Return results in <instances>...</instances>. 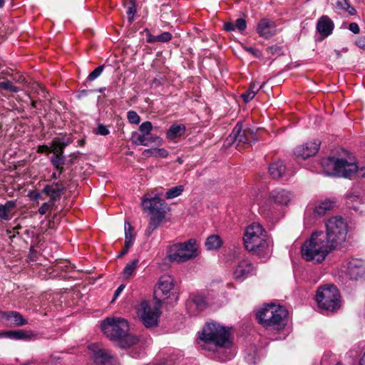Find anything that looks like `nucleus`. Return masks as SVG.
Returning <instances> with one entry per match:
<instances>
[{
	"label": "nucleus",
	"instance_id": "1",
	"mask_svg": "<svg viewBox=\"0 0 365 365\" xmlns=\"http://www.w3.org/2000/svg\"><path fill=\"white\" fill-rule=\"evenodd\" d=\"M231 344L230 329L217 322H207L199 332L197 344L202 349L215 351L229 347Z\"/></svg>",
	"mask_w": 365,
	"mask_h": 365
},
{
	"label": "nucleus",
	"instance_id": "2",
	"mask_svg": "<svg viewBox=\"0 0 365 365\" xmlns=\"http://www.w3.org/2000/svg\"><path fill=\"white\" fill-rule=\"evenodd\" d=\"M243 240L245 248L262 258L267 257L271 253V240L259 223L249 225Z\"/></svg>",
	"mask_w": 365,
	"mask_h": 365
},
{
	"label": "nucleus",
	"instance_id": "3",
	"mask_svg": "<svg viewBox=\"0 0 365 365\" xmlns=\"http://www.w3.org/2000/svg\"><path fill=\"white\" fill-rule=\"evenodd\" d=\"M333 250V245L327 242L325 233L316 231L304 242L301 252L306 261L322 263Z\"/></svg>",
	"mask_w": 365,
	"mask_h": 365
},
{
	"label": "nucleus",
	"instance_id": "4",
	"mask_svg": "<svg viewBox=\"0 0 365 365\" xmlns=\"http://www.w3.org/2000/svg\"><path fill=\"white\" fill-rule=\"evenodd\" d=\"M287 315L288 311L285 307L275 304L267 305L256 314L259 324L267 329L276 330L284 328Z\"/></svg>",
	"mask_w": 365,
	"mask_h": 365
},
{
	"label": "nucleus",
	"instance_id": "5",
	"mask_svg": "<svg viewBox=\"0 0 365 365\" xmlns=\"http://www.w3.org/2000/svg\"><path fill=\"white\" fill-rule=\"evenodd\" d=\"M321 165L326 175L350 178L358 170V166L355 162H348L346 160L335 157H328L322 159Z\"/></svg>",
	"mask_w": 365,
	"mask_h": 365
},
{
	"label": "nucleus",
	"instance_id": "6",
	"mask_svg": "<svg viewBox=\"0 0 365 365\" xmlns=\"http://www.w3.org/2000/svg\"><path fill=\"white\" fill-rule=\"evenodd\" d=\"M198 247L196 241L190 239L185 242L170 245L166 257L172 262L181 263L195 258L198 255Z\"/></svg>",
	"mask_w": 365,
	"mask_h": 365
},
{
	"label": "nucleus",
	"instance_id": "7",
	"mask_svg": "<svg viewBox=\"0 0 365 365\" xmlns=\"http://www.w3.org/2000/svg\"><path fill=\"white\" fill-rule=\"evenodd\" d=\"M316 301L320 309L334 312L341 306L339 291L333 284L322 286L317 291Z\"/></svg>",
	"mask_w": 365,
	"mask_h": 365
},
{
	"label": "nucleus",
	"instance_id": "8",
	"mask_svg": "<svg viewBox=\"0 0 365 365\" xmlns=\"http://www.w3.org/2000/svg\"><path fill=\"white\" fill-rule=\"evenodd\" d=\"M327 242L336 249L341 245L346 238L347 224L341 217L335 216L329 219L326 223Z\"/></svg>",
	"mask_w": 365,
	"mask_h": 365
},
{
	"label": "nucleus",
	"instance_id": "9",
	"mask_svg": "<svg viewBox=\"0 0 365 365\" xmlns=\"http://www.w3.org/2000/svg\"><path fill=\"white\" fill-rule=\"evenodd\" d=\"M160 307V300L155 303L143 300L139 304L137 314L145 327L152 328L158 326V319L161 314Z\"/></svg>",
	"mask_w": 365,
	"mask_h": 365
},
{
	"label": "nucleus",
	"instance_id": "10",
	"mask_svg": "<svg viewBox=\"0 0 365 365\" xmlns=\"http://www.w3.org/2000/svg\"><path fill=\"white\" fill-rule=\"evenodd\" d=\"M101 327L104 334L113 341L122 338L129 331L127 320L121 317H108L102 322Z\"/></svg>",
	"mask_w": 365,
	"mask_h": 365
},
{
	"label": "nucleus",
	"instance_id": "11",
	"mask_svg": "<svg viewBox=\"0 0 365 365\" xmlns=\"http://www.w3.org/2000/svg\"><path fill=\"white\" fill-rule=\"evenodd\" d=\"M292 194L283 188H276L269 192V197L262 207V212L274 213L279 208L288 205L292 199Z\"/></svg>",
	"mask_w": 365,
	"mask_h": 365
},
{
	"label": "nucleus",
	"instance_id": "12",
	"mask_svg": "<svg viewBox=\"0 0 365 365\" xmlns=\"http://www.w3.org/2000/svg\"><path fill=\"white\" fill-rule=\"evenodd\" d=\"M230 138L234 143H236L239 150L241 149L240 147L252 146L257 140L255 129L250 127L244 128L241 122L236 124Z\"/></svg>",
	"mask_w": 365,
	"mask_h": 365
},
{
	"label": "nucleus",
	"instance_id": "13",
	"mask_svg": "<svg viewBox=\"0 0 365 365\" xmlns=\"http://www.w3.org/2000/svg\"><path fill=\"white\" fill-rule=\"evenodd\" d=\"M142 207L143 210L150 215L151 218L163 220L165 215V202L160 197L155 196L150 197L148 194L142 198Z\"/></svg>",
	"mask_w": 365,
	"mask_h": 365
},
{
	"label": "nucleus",
	"instance_id": "14",
	"mask_svg": "<svg viewBox=\"0 0 365 365\" xmlns=\"http://www.w3.org/2000/svg\"><path fill=\"white\" fill-rule=\"evenodd\" d=\"M255 273V269L247 258L239 257L233 262L232 274L235 280L242 282Z\"/></svg>",
	"mask_w": 365,
	"mask_h": 365
},
{
	"label": "nucleus",
	"instance_id": "15",
	"mask_svg": "<svg viewBox=\"0 0 365 365\" xmlns=\"http://www.w3.org/2000/svg\"><path fill=\"white\" fill-rule=\"evenodd\" d=\"M341 275H345L351 280H357L365 274V264L363 261L352 259L341 268Z\"/></svg>",
	"mask_w": 365,
	"mask_h": 365
},
{
	"label": "nucleus",
	"instance_id": "16",
	"mask_svg": "<svg viewBox=\"0 0 365 365\" xmlns=\"http://www.w3.org/2000/svg\"><path fill=\"white\" fill-rule=\"evenodd\" d=\"M175 286L174 279L170 275H163L160 277L155 289V297L166 299L173 294L172 290Z\"/></svg>",
	"mask_w": 365,
	"mask_h": 365
},
{
	"label": "nucleus",
	"instance_id": "17",
	"mask_svg": "<svg viewBox=\"0 0 365 365\" xmlns=\"http://www.w3.org/2000/svg\"><path fill=\"white\" fill-rule=\"evenodd\" d=\"M321 142L319 140L308 141L306 143L297 147L294 150V155L297 158L307 159L317 153Z\"/></svg>",
	"mask_w": 365,
	"mask_h": 365
},
{
	"label": "nucleus",
	"instance_id": "18",
	"mask_svg": "<svg viewBox=\"0 0 365 365\" xmlns=\"http://www.w3.org/2000/svg\"><path fill=\"white\" fill-rule=\"evenodd\" d=\"M66 189V182H58L51 185H46L42 190V193L48 197L49 202L55 204L57 200H59L62 192Z\"/></svg>",
	"mask_w": 365,
	"mask_h": 365
},
{
	"label": "nucleus",
	"instance_id": "19",
	"mask_svg": "<svg viewBox=\"0 0 365 365\" xmlns=\"http://www.w3.org/2000/svg\"><path fill=\"white\" fill-rule=\"evenodd\" d=\"M257 32L260 37L270 38L276 34V24L269 19H262L257 26Z\"/></svg>",
	"mask_w": 365,
	"mask_h": 365
},
{
	"label": "nucleus",
	"instance_id": "20",
	"mask_svg": "<svg viewBox=\"0 0 365 365\" xmlns=\"http://www.w3.org/2000/svg\"><path fill=\"white\" fill-rule=\"evenodd\" d=\"M316 29L321 36L326 38L332 34L334 24L328 16L323 15L318 19Z\"/></svg>",
	"mask_w": 365,
	"mask_h": 365
},
{
	"label": "nucleus",
	"instance_id": "21",
	"mask_svg": "<svg viewBox=\"0 0 365 365\" xmlns=\"http://www.w3.org/2000/svg\"><path fill=\"white\" fill-rule=\"evenodd\" d=\"M89 350L93 352V358L94 363L97 365H106L110 362V356L107 353L106 350L100 348L96 344H91Z\"/></svg>",
	"mask_w": 365,
	"mask_h": 365
},
{
	"label": "nucleus",
	"instance_id": "22",
	"mask_svg": "<svg viewBox=\"0 0 365 365\" xmlns=\"http://www.w3.org/2000/svg\"><path fill=\"white\" fill-rule=\"evenodd\" d=\"M33 333L23 330H11L0 333V338H8L17 340H30Z\"/></svg>",
	"mask_w": 365,
	"mask_h": 365
},
{
	"label": "nucleus",
	"instance_id": "23",
	"mask_svg": "<svg viewBox=\"0 0 365 365\" xmlns=\"http://www.w3.org/2000/svg\"><path fill=\"white\" fill-rule=\"evenodd\" d=\"M335 205V202L330 200H325L322 201L317 205L314 210L313 215L314 217H321L326 215V213L331 210Z\"/></svg>",
	"mask_w": 365,
	"mask_h": 365
},
{
	"label": "nucleus",
	"instance_id": "24",
	"mask_svg": "<svg viewBox=\"0 0 365 365\" xmlns=\"http://www.w3.org/2000/svg\"><path fill=\"white\" fill-rule=\"evenodd\" d=\"M186 128L183 124H173L166 132V138L174 140L180 138L185 133Z\"/></svg>",
	"mask_w": 365,
	"mask_h": 365
},
{
	"label": "nucleus",
	"instance_id": "25",
	"mask_svg": "<svg viewBox=\"0 0 365 365\" xmlns=\"http://www.w3.org/2000/svg\"><path fill=\"white\" fill-rule=\"evenodd\" d=\"M207 302L205 297L201 294L194 295L191 301L187 304L190 309H195L197 312H201L207 307Z\"/></svg>",
	"mask_w": 365,
	"mask_h": 365
},
{
	"label": "nucleus",
	"instance_id": "26",
	"mask_svg": "<svg viewBox=\"0 0 365 365\" xmlns=\"http://www.w3.org/2000/svg\"><path fill=\"white\" fill-rule=\"evenodd\" d=\"M262 88V85H259V82L252 81L247 91L242 94V98L244 101L247 103L252 100L257 93Z\"/></svg>",
	"mask_w": 365,
	"mask_h": 365
},
{
	"label": "nucleus",
	"instance_id": "27",
	"mask_svg": "<svg viewBox=\"0 0 365 365\" xmlns=\"http://www.w3.org/2000/svg\"><path fill=\"white\" fill-rule=\"evenodd\" d=\"M269 173L273 178L282 177L285 173V166L283 162L278 160L272 163L269 167Z\"/></svg>",
	"mask_w": 365,
	"mask_h": 365
},
{
	"label": "nucleus",
	"instance_id": "28",
	"mask_svg": "<svg viewBox=\"0 0 365 365\" xmlns=\"http://www.w3.org/2000/svg\"><path fill=\"white\" fill-rule=\"evenodd\" d=\"M15 201H7L4 205H0V218L4 220H9L11 218V211L16 207Z\"/></svg>",
	"mask_w": 365,
	"mask_h": 365
},
{
	"label": "nucleus",
	"instance_id": "29",
	"mask_svg": "<svg viewBox=\"0 0 365 365\" xmlns=\"http://www.w3.org/2000/svg\"><path fill=\"white\" fill-rule=\"evenodd\" d=\"M135 239L134 229L128 221L125 222V245L132 247Z\"/></svg>",
	"mask_w": 365,
	"mask_h": 365
},
{
	"label": "nucleus",
	"instance_id": "30",
	"mask_svg": "<svg viewBox=\"0 0 365 365\" xmlns=\"http://www.w3.org/2000/svg\"><path fill=\"white\" fill-rule=\"evenodd\" d=\"M222 245V240L219 235H213L207 238L205 247L209 250L219 249Z\"/></svg>",
	"mask_w": 365,
	"mask_h": 365
},
{
	"label": "nucleus",
	"instance_id": "31",
	"mask_svg": "<svg viewBox=\"0 0 365 365\" xmlns=\"http://www.w3.org/2000/svg\"><path fill=\"white\" fill-rule=\"evenodd\" d=\"M11 320L16 326H22L27 324V321L17 312H5V317Z\"/></svg>",
	"mask_w": 365,
	"mask_h": 365
},
{
	"label": "nucleus",
	"instance_id": "32",
	"mask_svg": "<svg viewBox=\"0 0 365 365\" xmlns=\"http://www.w3.org/2000/svg\"><path fill=\"white\" fill-rule=\"evenodd\" d=\"M143 155L145 157L167 158L168 151L164 148H150L143 151Z\"/></svg>",
	"mask_w": 365,
	"mask_h": 365
},
{
	"label": "nucleus",
	"instance_id": "33",
	"mask_svg": "<svg viewBox=\"0 0 365 365\" xmlns=\"http://www.w3.org/2000/svg\"><path fill=\"white\" fill-rule=\"evenodd\" d=\"M139 264V260L135 259L128 263L123 270L122 275L124 279L130 278L135 272Z\"/></svg>",
	"mask_w": 365,
	"mask_h": 365
},
{
	"label": "nucleus",
	"instance_id": "34",
	"mask_svg": "<svg viewBox=\"0 0 365 365\" xmlns=\"http://www.w3.org/2000/svg\"><path fill=\"white\" fill-rule=\"evenodd\" d=\"M117 341H119V345L122 348H128L135 345L138 342V339L136 336L129 334L128 332H127L125 336L118 339Z\"/></svg>",
	"mask_w": 365,
	"mask_h": 365
},
{
	"label": "nucleus",
	"instance_id": "35",
	"mask_svg": "<svg viewBox=\"0 0 365 365\" xmlns=\"http://www.w3.org/2000/svg\"><path fill=\"white\" fill-rule=\"evenodd\" d=\"M130 140L136 145L148 146V138L143 133L133 132Z\"/></svg>",
	"mask_w": 365,
	"mask_h": 365
},
{
	"label": "nucleus",
	"instance_id": "36",
	"mask_svg": "<svg viewBox=\"0 0 365 365\" xmlns=\"http://www.w3.org/2000/svg\"><path fill=\"white\" fill-rule=\"evenodd\" d=\"M126 8V14L130 23L134 19V15L136 13V4L134 0H128L124 3Z\"/></svg>",
	"mask_w": 365,
	"mask_h": 365
},
{
	"label": "nucleus",
	"instance_id": "37",
	"mask_svg": "<svg viewBox=\"0 0 365 365\" xmlns=\"http://www.w3.org/2000/svg\"><path fill=\"white\" fill-rule=\"evenodd\" d=\"M336 6L339 9L346 11L351 16L356 14L355 9L349 4L348 0H337Z\"/></svg>",
	"mask_w": 365,
	"mask_h": 365
},
{
	"label": "nucleus",
	"instance_id": "38",
	"mask_svg": "<svg viewBox=\"0 0 365 365\" xmlns=\"http://www.w3.org/2000/svg\"><path fill=\"white\" fill-rule=\"evenodd\" d=\"M184 190L183 185H178L168 190L165 193L167 199H173L180 196Z\"/></svg>",
	"mask_w": 365,
	"mask_h": 365
},
{
	"label": "nucleus",
	"instance_id": "39",
	"mask_svg": "<svg viewBox=\"0 0 365 365\" xmlns=\"http://www.w3.org/2000/svg\"><path fill=\"white\" fill-rule=\"evenodd\" d=\"M51 161L53 165L54 166L55 169L58 170L59 169L61 170V168H63V165L65 162V158L62 155L54 154L51 157Z\"/></svg>",
	"mask_w": 365,
	"mask_h": 365
},
{
	"label": "nucleus",
	"instance_id": "40",
	"mask_svg": "<svg viewBox=\"0 0 365 365\" xmlns=\"http://www.w3.org/2000/svg\"><path fill=\"white\" fill-rule=\"evenodd\" d=\"M162 221V220H158V218L155 219L150 217L149 224L145 230L146 235L148 236H150L153 233V232L159 227Z\"/></svg>",
	"mask_w": 365,
	"mask_h": 365
},
{
	"label": "nucleus",
	"instance_id": "41",
	"mask_svg": "<svg viewBox=\"0 0 365 365\" xmlns=\"http://www.w3.org/2000/svg\"><path fill=\"white\" fill-rule=\"evenodd\" d=\"M0 89L9 91L15 93L20 91L19 87L15 86L13 83L9 80L0 82Z\"/></svg>",
	"mask_w": 365,
	"mask_h": 365
},
{
	"label": "nucleus",
	"instance_id": "42",
	"mask_svg": "<svg viewBox=\"0 0 365 365\" xmlns=\"http://www.w3.org/2000/svg\"><path fill=\"white\" fill-rule=\"evenodd\" d=\"M152 130L153 125L150 121H145L142 123L139 127L140 132L147 137L150 135Z\"/></svg>",
	"mask_w": 365,
	"mask_h": 365
},
{
	"label": "nucleus",
	"instance_id": "43",
	"mask_svg": "<svg viewBox=\"0 0 365 365\" xmlns=\"http://www.w3.org/2000/svg\"><path fill=\"white\" fill-rule=\"evenodd\" d=\"M127 118L130 123L138 124L140 120L139 115L134 110H129L127 113Z\"/></svg>",
	"mask_w": 365,
	"mask_h": 365
},
{
	"label": "nucleus",
	"instance_id": "44",
	"mask_svg": "<svg viewBox=\"0 0 365 365\" xmlns=\"http://www.w3.org/2000/svg\"><path fill=\"white\" fill-rule=\"evenodd\" d=\"M104 66H99L96 68L88 76V80L90 81H94L96 79L103 71Z\"/></svg>",
	"mask_w": 365,
	"mask_h": 365
},
{
	"label": "nucleus",
	"instance_id": "45",
	"mask_svg": "<svg viewBox=\"0 0 365 365\" xmlns=\"http://www.w3.org/2000/svg\"><path fill=\"white\" fill-rule=\"evenodd\" d=\"M63 148L64 145L59 142L53 141L51 146V153L62 155Z\"/></svg>",
	"mask_w": 365,
	"mask_h": 365
},
{
	"label": "nucleus",
	"instance_id": "46",
	"mask_svg": "<svg viewBox=\"0 0 365 365\" xmlns=\"http://www.w3.org/2000/svg\"><path fill=\"white\" fill-rule=\"evenodd\" d=\"M55 204L51 202H46L42 204V205L38 209V212L41 215H45L48 210H50Z\"/></svg>",
	"mask_w": 365,
	"mask_h": 365
},
{
	"label": "nucleus",
	"instance_id": "47",
	"mask_svg": "<svg viewBox=\"0 0 365 365\" xmlns=\"http://www.w3.org/2000/svg\"><path fill=\"white\" fill-rule=\"evenodd\" d=\"M95 133L101 135H108L110 133L109 130L103 124H98L95 130Z\"/></svg>",
	"mask_w": 365,
	"mask_h": 365
},
{
	"label": "nucleus",
	"instance_id": "48",
	"mask_svg": "<svg viewBox=\"0 0 365 365\" xmlns=\"http://www.w3.org/2000/svg\"><path fill=\"white\" fill-rule=\"evenodd\" d=\"M235 28L239 31H244L247 27L246 21L244 19L240 18L236 20L235 24Z\"/></svg>",
	"mask_w": 365,
	"mask_h": 365
},
{
	"label": "nucleus",
	"instance_id": "49",
	"mask_svg": "<svg viewBox=\"0 0 365 365\" xmlns=\"http://www.w3.org/2000/svg\"><path fill=\"white\" fill-rule=\"evenodd\" d=\"M158 36V42H168L172 38V34L170 32H163Z\"/></svg>",
	"mask_w": 365,
	"mask_h": 365
},
{
	"label": "nucleus",
	"instance_id": "50",
	"mask_svg": "<svg viewBox=\"0 0 365 365\" xmlns=\"http://www.w3.org/2000/svg\"><path fill=\"white\" fill-rule=\"evenodd\" d=\"M148 145L150 143H157V145H163V139L159 136L148 135Z\"/></svg>",
	"mask_w": 365,
	"mask_h": 365
},
{
	"label": "nucleus",
	"instance_id": "51",
	"mask_svg": "<svg viewBox=\"0 0 365 365\" xmlns=\"http://www.w3.org/2000/svg\"><path fill=\"white\" fill-rule=\"evenodd\" d=\"M43 194V193H42V192H36V191H32V192H29V197L32 200H42L43 198L41 197V195Z\"/></svg>",
	"mask_w": 365,
	"mask_h": 365
},
{
	"label": "nucleus",
	"instance_id": "52",
	"mask_svg": "<svg viewBox=\"0 0 365 365\" xmlns=\"http://www.w3.org/2000/svg\"><path fill=\"white\" fill-rule=\"evenodd\" d=\"M349 31H351L352 33H354L355 34H359L360 31L359 25L355 22H352V23L349 24Z\"/></svg>",
	"mask_w": 365,
	"mask_h": 365
},
{
	"label": "nucleus",
	"instance_id": "53",
	"mask_svg": "<svg viewBox=\"0 0 365 365\" xmlns=\"http://www.w3.org/2000/svg\"><path fill=\"white\" fill-rule=\"evenodd\" d=\"M356 44L359 48L365 50V36H360L356 41Z\"/></svg>",
	"mask_w": 365,
	"mask_h": 365
},
{
	"label": "nucleus",
	"instance_id": "54",
	"mask_svg": "<svg viewBox=\"0 0 365 365\" xmlns=\"http://www.w3.org/2000/svg\"><path fill=\"white\" fill-rule=\"evenodd\" d=\"M37 152L40 153H51V147H48L45 145H39L38 148Z\"/></svg>",
	"mask_w": 365,
	"mask_h": 365
},
{
	"label": "nucleus",
	"instance_id": "55",
	"mask_svg": "<svg viewBox=\"0 0 365 365\" xmlns=\"http://www.w3.org/2000/svg\"><path fill=\"white\" fill-rule=\"evenodd\" d=\"M125 288V285L124 284H120L117 289L115 291V293H114V296H113V299L112 300L114 301L119 296L120 294H121V292H123V290Z\"/></svg>",
	"mask_w": 365,
	"mask_h": 365
},
{
	"label": "nucleus",
	"instance_id": "56",
	"mask_svg": "<svg viewBox=\"0 0 365 365\" xmlns=\"http://www.w3.org/2000/svg\"><path fill=\"white\" fill-rule=\"evenodd\" d=\"M224 29L227 31H234L235 29V24L233 22H227L224 24Z\"/></svg>",
	"mask_w": 365,
	"mask_h": 365
},
{
	"label": "nucleus",
	"instance_id": "57",
	"mask_svg": "<svg viewBox=\"0 0 365 365\" xmlns=\"http://www.w3.org/2000/svg\"><path fill=\"white\" fill-rule=\"evenodd\" d=\"M63 170V168H61V170L59 169L58 170H57L56 169V170L51 175V179L57 180V179L60 178Z\"/></svg>",
	"mask_w": 365,
	"mask_h": 365
},
{
	"label": "nucleus",
	"instance_id": "58",
	"mask_svg": "<svg viewBox=\"0 0 365 365\" xmlns=\"http://www.w3.org/2000/svg\"><path fill=\"white\" fill-rule=\"evenodd\" d=\"M147 41L150 43H153L155 42H158V36H154L152 34H148L147 37Z\"/></svg>",
	"mask_w": 365,
	"mask_h": 365
},
{
	"label": "nucleus",
	"instance_id": "59",
	"mask_svg": "<svg viewBox=\"0 0 365 365\" xmlns=\"http://www.w3.org/2000/svg\"><path fill=\"white\" fill-rule=\"evenodd\" d=\"M131 247H127L126 245H125L123 249L122 250L121 252L119 254L118 257H122L123 255H125L128 252V250Z\"/></svg>",
	"mask_w": 365,
	"mask_h": 365
},
{
	"label": "nucleus",
	"instance_id": "60",
	"mask_svg": "<svg viewBox=\"0 0 365 365\" xmlns=\"http://www.w3.org/2000/svg\"><path fill=\"white\" fill-rule=\"evenodd\" d=\"M246 51H247L248 52H250V53H252L254 55H256L255 53H256L257 50H255L252 47H247V48H246Z\"/></svg>",
	"mask_w": 365,
	"mask_h": 365
},
{
	"label": "nucleus",
	"instance_id": "61",
	"mask_svg": "<svg viewBox=\"0 0 365 365\" xmlns=\"http://www.w3.org/2000/svg\"><path fill=\"white\" fill-rule=\"evenodd\" d=\"M356 198H358L357 196H352V195H350L348 197V199H347V203L349 204V202H352L354 200V199Z\"/></svg>",
	"mask_w": 365,
	"mask_h": 365
},
{
	"label": "nucleus",
	"instance_id": "62",
	"mask_svg": "<svg viewBox=\"0 0 365 365\" xmlns=\"http://www.w3.org/2000/svg\"><path fill=\"white\" fill-rule=\"evenodd\" d=\"M359 365H365V352L360 359Z\"/></svg>",
	"mask_w": 365,
	"mask_h": 365
},
{
	"label": "nucleus",
	"instance_id": "63",
	"mask_svg": "<svg viewBox=\"0 0 365 365\" xmlns=\"http://www.w3.org/2000/svg\"><path fill=\"white\" fill-rule=\"evenodd\" d=\"M4 4H5V0H0V9L4 7Z\"/></svg>",
	"mask_w": 365,
	"mask_h": 365
},
{
	"label": "nucleus",
	"instance_id": "64",
	"mask_svg": "<svg viewBox=\"0 0 365 365\" xmlns=\"http://www.w3.org/2000/svg\"><path fill=\"white\" fill-rule=\"evenodd\" d=\"M105 90H106V88H105V87H103V88H101L98 90V92L102 93V92H103Z\"/></svg>",
	"mask_w": 365,
	"mask_h": 365
}]
</instances>
